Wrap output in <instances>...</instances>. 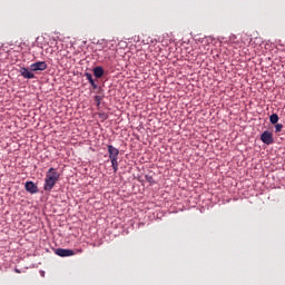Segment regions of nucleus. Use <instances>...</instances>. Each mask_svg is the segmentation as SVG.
I'll return each mask as SVG.
<instances>
[{
	"label": "nucleus",
	"instance_id": "nucleus-1",
	"mask_svg": "<svg viewBox=\"0 0 285 285\" xmlns=\"http://www.w3.org/2000/svg\"><path fill=\"white\" fill-rule=\"evenodd\" d=\"M61 178V174L57 170V168H49L46 178H45V184H43V190L46 193L52 191L55 186H57V181Z\"/></svg>",
	"mask_w": 285,
	"mask_h": 285
},
{
	"label": "nucleus",
	"instance_id": "nucleus-2",
	"mask_svg": "<svg viewBox=\"0 0 285 285\" xmlns=\"http://www.w3.org/2000/svg\"><path fill=\"white\" fill-rule=\"evenodd\" d=\"M261 141H263V144H265L266 146H271V145L275 144V138H273V132L265 130L261 135Z\"/></svg>",
	"mask_w": 285,
	"mask_h": 285
},
{
	"label": "nucleus",
	"instance_id": "nucleus-3",
	"mask_svg": "<svg viewBox=\"0 0 285 285\" xmlns=\"http://www.w3.org/2000/svg\"><path fill=\"white\" fill-rule=\"evenodd\" d=\"M31 72L48 70V63L46 61H38L30 65Z\"/></svg>",
	"mask_w": 285,
	"mask_h": 285
},
{
	"label": "nucleus",
	"instance_id": "nucleus-4",
	"mask_svg": "<svg viewBox=\"0 0 285 285\" xmlns=\"http://www.w3.org/2000/svg\"><path fill=\"white\" fill-rule=\"evenodd\" d=\"M55 253L58 255V257H72V255H77V252L73 249L66 248H57L55 249Z\"/></svg>",
	"mask_w": 285,
	"mask_h": 285
},
{
	"label": "nucleus",
	"instance_id": "nucleus-5",
	"mask_svg": "<svg viewBox=\"0 0 285 285\" xmlns=\"http://www.w3.org/2000/svg\"><path fill=\"white\" fill-rule=\"evenodd\" d=\"M86 79L89 81L90 86L94 88V90H98V92H102L104 89L97 85L95 79L92 78V73L90 72H85Z\"/></svg>",
	"mask_w": 285,
	"mask_h": 285
},
{
	"label": "nucleus",
	"instance_id": "nucleus-6",
	"mask_svg": "<svg viewBox=\"0 0 285 285\" xmlns=\"http://www.w3.org/2000/svg\"><path fill=\"white\" fill-rule=\"evenodd\" d=\"M24 189L27 193H30V195H37V193H39V187L33 181H27Z\"/></svg>",
	"mask_w": 285,
	"mask_h": 285
},
{
	"label": "nucleus",
	"instance_id": "nucleus-7",
	"mask_svg": "<svg viewBox=\"0 0 285 285\" xmlns=\"http://www.w3.org/2000/svg\"><path fill=\"white\" fill-rule=\"evenodd\" d=\"M109 159H119V149L112 145L107 146Z\"/></svg>",
	"mask_w": 285,
	"mask_h": 285
},
{
	"label": "nucleus",
	"instance_id": "nucleus-8",
	"mask_svg": "<svg viewBox=\"0 0 285 285\" xmlns=\"http://www.w3.org/2000/svg\"><path fill=\"white\" fill-rule=\"evenodd\" d=\"M21 77H23V79H35V75L32 73V70H28V68L26 67H21L19 70Z\"/></svg>",
	"mask_w": 285,
	"mask_h": 285
},
{
	"label": "nucleus",
	"instance_id": "nucleus-9",
	"mask_svg": "<svg viewBox=\"0 0 285 285\" xmlns=\"http://www.w3.org/2000/svg\"><path fill=\"white\" fill-rule=\"evenodd\" d=\"M94 72V77H96V79H101V77H104V67L101 66H97L92 69Z\"/></svg>",
	"mask_w": 285,
	"mask_h": 285
},
{
	"label": "nucleus",
	"instance_id": "nucleus-10",
	"mask_svg": "<svg viewBox=\"0 0 285 285\" xmlns=\"http://www.w3.org/2000/svg\"><path fill=\"white\" fill-rule=\"evenodd\" d=\"M111 161V168L114 170V173H117V170H119V158H109Z\"/></svg>",
	"mask_w": 285,
	"mask_h": 285
},
{
	"label": "nucleus",
	"instance_id": "nucleus-11",
	"mask_svg": "<svg viewBox=\"0 0 285 285\" xmlns=\"http://www.w3.org/2000/svg\"><path fill=\"white\" fill-rule=\"evenodd\" d=\"M269 121H271V124H273V125L277 124V121H279V116H278L277 114H272V115L269 116Z\"/></svg>",
	"mask_w": 285,
	"mask_h": 285
},
{
	"label": "nucleus",
	"instance_id": "nucleus-12",
	"mask_svg": "<svg viewBox=\"0 0 285 285\" xmlns=\"http://www.w3.org/2000/svg\"><path fill=\"white\" fill-rule=\"evenodd\" d=\"M99 57H104V59H110V53L108 52V50H100Z\"/></svg>",
	"mask_w": 285,
	"mask_h": 285
},
{
	"label": "nucleus",
	"instance_id": "nucleus-13",
	"mask_svg": "<svg viewBox=\"0 0 285 285\" xmlns=\"http://www.w3.org/2000/svg\"><path fill=\"white\" fill-rule=\"evenodd\" d=\"M94 99L96 101L97 108H99L101 106V100L104 99V96H95Z\"/></svg>",
	"mask_w": 285,
	"mask_h": 285
},
{
	"label": "nucleus",
	"instance_id": "nucleus-14",
	"mask_svg": "<svg viewBox=\"0 0 285 285\" xmlns=\"http://www.w3.org/2000/svg\"><path fill=\"white\" fill-rule=\"evenodd\" d=\"M282 128H284V125H282V124H276V125H275V132H282Z\"/></svg>",
	"mask_w": 285,
	"mask_h": 285
},
{
	"label": "nucleus",
	"instance_id": "nucleus-15",
	"mask_svg": "<svg viewBox=\"0 0 285 285\" xmlns=\"http://www.w3.org/2000/svg\"><path fill=\"white\" fill-rule=\"evenodd\" d=\"M146 179L149 184H155V178H153V176L146 175Z\"/></svg>",
	"mask_w": 285,
	"mask_h": 285
},
{
	"label": "nucleus",
	"instance_id": "nucleus-16",
	"mask_svg": "<svg viewBox=\"0 0 285 285\" xmlns=\"http://www.w3.org/2000/svg\"><path fill=\"white\" fill-rule=\"evenodd\" d=\"M41 273V277H46V272H40Z\"/></svg>",
	"mask_w": 285,
	"mask_h": 285
},
{
	"label": "nucleus",
	"instance_id": "nucleus-17",
	"mask_svg": "<svg viewBox=\"0 0 285 285\" xmlns=\"http://www.w3.org/2000/svg\"><path fill=\"white\" fill-rule=\"evenodd\" d=\"M76 253H82V250L81 249H77Z\"/></svg>",
	"mask_w": 285,
	"mask_h": 285
},
{
	"label": "nucleus",
	"instance_id": "nucleus-18",
	"mask_svg": "<svg viewBox=\"0 0 285 285\" xmlns=\"http://www.w3.org/2000/svg\"><path fill=\"white\" fill-rule=\"evenodd\" d=\"M14 271H16V273H21V271H19L18 268H16Z\"/></svg>",
	"mask_w": 285,
	"mask_h": 285
}]
</instances>
